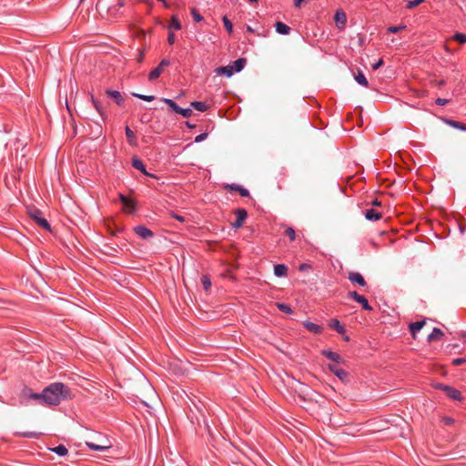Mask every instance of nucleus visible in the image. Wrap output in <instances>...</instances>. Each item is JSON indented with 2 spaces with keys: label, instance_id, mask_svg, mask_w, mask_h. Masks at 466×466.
I'll return each mask as SVG.
<instances>
[{
  "label": "nucleus",
  "instance_id": "nucleus-1",
  "mask_svg": "<svg viewBox=\"0 0 466 466\" xmlns=\"http://www.w3.org/2000/svg\"><path fill=\"white\" fill-rule=\"evenodd\" d=\"M71 399V392L65 384L55 382L42 391V403L58 405L62 400Z\"/></svg>",
  "mask_w": 466,
  "mask_h": 466
},
{
  "label": "nucleus",
  "instance_id": "nucleus-2",
  "mask_svg": "<svg viewBox=\"0 0 466 466\" xmlns=\"http://www.w3.org/2000/svg\"><path fill=\"white\" fill-rule=\"evenodd\" d=\"M170 65V61L167 60V59H163L159 65L155 68L153 69L149 75H148V79L150 81H154L156 80L157 78L159 77V76L161 75V73L163 72L164 68L166 66H168Z\"/></svg>",
  "mask_w": 466,
  "mask_h": 466
},
{
  "label": "nucleus",
  "instance_id": "nucleus-3",
  "mask_svg": "<svg viewBox=\"0 0 466 466\" xmlns=\"http://www.w3.org/2000/svg\"><path fill=\"white\" fill-rule=\"evenodd\" d=\"M236 220L231 224L232 228H239L242 227L244 221L248 217V213L244 208H238L235 210Z\"/></svg>",
  "mask_w": 466,
  "mask_h": 466
},
{
  "label": "nucleus",
  "instance_id": "nucleus-4",
  "mask_svg": "<svg viewBox=\"0 0 466 466\" xmlns=\"http://www.w3.org/2000/svg\"><path fill=\"white\" fill-rule=\"evenodd\" d=\"M328 368H329V370H330L334 375H336V376H337V377H338V378H339L342 382H345V381H347V380H348V379H349V373H348L345 370H343V369H341V368L338 367L336 364H329V365H328Z\"/></svg>",
  "mask_w": 466,
  "mask_h": 466
},
{
  "label": "nucleus",
  "instance_id": "nucleus-5",
  "mask_svg": "<svg viewBox=\"0 0 466 466\" xmlns=\"http://www.w3.org/2000/svg\"><path fill=\"white\" fill-rule=\"evenodd\" d=\"M335 24L338 29L343 30L347 24V15L344 11L337 10L334 15Z\"/></svg>",
  "mask_w": 466,
  "mask_h": 466
},
{
  "label": "nucleus",
  "instance_id": "nucleus-6",
  "mask_svg": "<svg viewBox=\"0 0 466 466\" xmlns=\"http://www.w3.org/2000/svg\"><path fill=\"white\" fill-rule=\"evenodd\" d=\"M31 218L43 228L46 230H50V225L47 220L41 217V212L39 210H34L31 213Z\"/></svg>",
  "mask_w": 466,
  "mask_h": 466
},
{
  "label": "nucleus",
  "instance_id": "nucleus-7",
  "mask_svg": "<svg viewBox=\"0 0 466 466\" xmlns=\"http://www.w3.org/2000/svg\"><path fill=\"white\" fill-rule=\"evenodd\" d=\"M119 198H120V200L122 202L123 208H124L125 212L130 214V213L135 211L136 205H135V202L132 199L125 197L124 195H120Z\"/></svg>",
  "mask_w": 466,
  "mask_h": 466
},
{
  "label": "nucleus",
  "instance_id": "nucleus-8",
  "mask_svg": "<svg viewBox=\"0 0 466 466\" xmlns=\"http://www.w3.org/2000/svg\"><path fill=\"white\" fill-rule=\"evenodd\" d=\"M364 215L366 219L370 221H377L382 218L381 212L376 210L375 208L366 209Z\"/></svg>",
  "mask_w": 466,
  "mask_h": 466
},
{
  "label": "nucleus",
  "instance_id": "nucleus-9",
  "mask_svg": "<svg viewBox=\"0 0 466 466\" xmlns=\"http://www.w3.org/2000/svg\"><path fill=\"white\" fill-rule=\"evenodd\" d=\"M426 319L416 321L410 324V332L412 334L414 339L417 338V333L424 327Z\"/></svg>",
  "mask_w": 466,
  "mask_h": 466
},
{
  "label": "nucleus",
  "instance_id": "nucleus-10",
  "mask_svg": "<svg viewBox=\"0 0 466 466\" xmlns=\"http://www.w3.org/2000/svg\"><path fill=\"white\" fill-rule=\"evenodd\" d=\"M134 230L137 235H138L140 238L144 239L151 238L153 236V232L144 226H137L135 228Z\"/></svg>",
  "mask_w": 466,
  "mask_h": 466
},
{
  "label": "nucleus",
  "instance_id": "nucleus-11",
  "mask_svg": "<svg viewBox=\"0 0 466 466\" xmlns=\"http://www.w3.org/2000/svg\"><path fill=\"white\" fill-rule=\"evenodd\" d=\"M441 389L446 392V394L452 400H461V392L450 386H441Z\"/></svg>",
  "mask_w": 466,
  "mask_h": 466
},
{
  "label": "nucleus",
  "instance_id": "nucleus-12",
  "mask_svg": "<svg viewBox=\"0 0 466 466\" xmlns=\"http://www.w3.org/2000/svg\"><path fill=\"white\" fill-rule=\"evenodd\" d=\"M349 279L351 282L357 283V284H359L361 287H365L366 286V281H365L364 278L359 272H350Z\"/></svg>",
  "mask_w": 466,
  "mask_h": 466
},
{
  "label": "nucleus",
  "instance_id": "nucleus-13",
  "mask_svg": "<svg viewBox=\"0 0 466 466\" xmlns=\"http://www.w3.org/2000/svg\"><path fill=\"white\" fill-rule=\"evenodd\" d=\"M215 72L218 76H226L228 77H230L233 75L234 70L231 66H227L217 67L215 69Z\"/></svg>",
  "mask_w": 466,
  "mask_h": 466
},
{
  "label": "nucleus",
  "instance_id": "nucleus-14",
  "mask_svg": "<svg viewBox=\"0 0 466 466\" xmlns=\"http://www.w3.org/2000/svg\"><path fill=\"white\" fill-rule=\"evenodd\" d=\"M305 329L314 334H319L322 331V327L310 321H305L303 323Z\"/></svg>",
  "mask_w": 466,
  "mask_h": 466
},
{
  "label": "nucleus",
  "instance_id": "nucleus-15",
  "mask_svg": "<svg viewBox=\"0 0 466 466\" xmlns=\"http://www.w3.org/2000/svg\"><path fill=\"white\" fill-rule=\"evenodd\" d=\"M329 328L336 330L339 334H344L346 332L343 325L337 319H332L329 324Z\"/></svg>",
  "mask_w": 466,
  "mask_h": 466
},
{
  "label": "nucleus",
  "instance_id": "nucleus-16",
  "mask_svg": "<svg viewBox=\"0 0 466 466\" xmlns=\"http://www.w3.org/2000/svg\"><path fill=\"white\" fill-rule=\"evenodd\" d=\"M443 332L439 328H434L427 337L428 342H431L433 340H439L443 336Z\"/></svg>",
  "mask_w": 466,
  "mask_h": 466
},
{
  "label": "nucleus",
  "instance_id": "nucleus-17",
  "mask_svg": "<svg viewBox=\"0 0 466 466\" xmlns=\"http://www.w3.org/2000/svg\"><path fill=\"white\" fill-rule=\"evenodd\" d=\"M132 166H133L134 168L141 171L146 176L152 177V175H150L149 173L147 172L145 165H144V163L140 159L133 158L132 159Z\"/></svg>",
  "mask_w": 466,
  "mask_h": 466
},
{
  "label": "nucleus",
  "instance_id": "nucleus-18",
  "mask_svg": "<svg viewBox=\"0 0 466 466\" xmlns=\"http://www.w3.org/2000/svg\"><path fill=\"white\" fill-rule=\"evenodd\" d=\"M322 355L337 363H339L342 360V358L339 354L333 352L331 350H323Z\"/></svg>",
  "mask_w": 466,
  "mask_h": 466
},
{
  "label": "nucleus",
  "instance_id": "nucleus-19",
  "mask_svg": "<svg viewBox=\"0 0 466 466\" xmlns=\"http://www.w3.org/2000/svg\"><path fill=\"white\" fill-rule=\"evenodd\" d=\"M86 444L90 450L96 451H104L110 447L109 444H96L92 441H86Z\"/></svg>",
  "mask_w": 466,
  "mask_h": 466
},
{
  "label": "nucleus",
  "instance_id": "nucleus-20",
  "mask_svg": "<svg viewBox=\"0 0 466 466\" xmlns=\"http://www.w3.org/2000/svg\"><path fill=\"white\" fill-rule=\"evenodd\" d=\"M276 31L280 35H289L290 32V27L282 22H277L275 24Z\"/></svg>",
  "mask_w": 466,
  "mask_h": 466
},
{
  "label": "nucleus",
  "instance_id": "nucleus-21",
  "mask_svg": "<svg viewBox=\"0 0 466 466\" xmlns=\"http://www.w3.org/2000/svg\"><path fill=\"white\" fill-rule=\"evenodd\" d=\"M106 95L110 97H112L113 99L116 100V103L117 105H122L123 102H124V99L120 94V92L116 91V90H107L106 91Z\"/></svg>",
  "mask_w": 466,
  "mask_h": 466
},
{
  "label": "nucleus",
  "instance_id": "nucleus-22",
  "mask_svg": "<svg viewBox=\"0 0 466 466\" xmlns=\"http://www.w3.org/2000/svg\"><path fill=\"white\" fill-rule=\"evenodd\" d=\"M288 273V268L284 264H278L274 267V274L277 277H285Z\"/></svg>",
  "mask_w": 466,
  "mask_h": 466
},
{
  "label": "nucleus",
  "instance_id": "nucleus-23",
  "mask_svg": "<svg viewBox=\"0 0 466 466\" xmlns=\"http://www.w3.org/2000/svg\"><path fill=\"white\" fill-rule=\"evenodd\" d=\"M25 153H21L20 157H19L18 152L15 153L16 166L20 170H22L24 168V167H25L27 164V161L25 159Z\"/></svg>",
  "mask_w": 466,
  "mask_h": 466
},
{
  "label": "nucleus",
  "instance_id": "nucleus-24",
  "mask_svg": "<svg viewBox=\"0 0 466 466\" xmlns=\"http://www.w3.org/2000/svg\"><path fill=\"white\" fill-rule=\"evenodd\" d=\"M231 190L238 191L241 197H248L249 192L247 188H244L240 185L232 184L230 186H228Z\"/></svg>",
  "mask_w": 466,
  "mask_h": 466
},
{
  "label": "nucleus",
  "instance_id": "nucleus-25",
  "mask_svg": "<svg viewBox=\"0 0 466 466\" xmlns=\"http://www.w3.org/2000/svg\"><path fill=\"white\" fill-rule=\"evenodd\" d=\"M161 101H162V102H164L166 105H167V106H168V107H169L172 111H174V112H176V113H177V114H179V113H180L181 107H180V106H177V104H176L172 99H169V98H162V99H161Z\"/></svg>",
  "mask_w": 466,
  "mask_h": 466
},
{
  "label": "nucleus",
  "instance_id": "nucleus-26",
  "mask_svg": "<svg viewBox=\"0 0 466 466\" xmlns=\"http://www.w3.org/2000/svg\"><path fill=\"white\" fill-rule=\"evenodd\" d=\"M246 65V59L245 58H238L236 61H234L233 67L234 72H240Z\"/></svg>",
  "mask_w": 466,
  "mask_h": 466
},
{
  "label": "nucleus",
  "instance_id": "nucleus-27",
  "mask_svg": "<svg viewBox=\"0 0 466 466\" xmlns=\"http://www.w3.org/2000/svg\"><path fill=\"white\" fill-rule=\"evenodd\" d=\"M191 106L200 112L208 110V105L205 102L194 101L191 103Z\"/></svg>",
  "mask_w": 466,
  "mask_h": 466
},
{
  "label": "nucleus",
  "instance_id": "nucleus-28",
  "mask_svg": "<svg viewBox=\"0 0 466 466\" xmlns=\"http://www.w3.org/2000/svg\"><path fill=\"white\" fill-rule=\"evenodd\" d=\"M168 28L169 29L173 28L175 30H180L181 29V23H180L179 19L176 15H173L171 17Z\"/></svg>",
  "mask_w": 466,
  "mask_h": 466
},
{
  "label": "nucleus",
  "instance_id": "nucleus-29",
  "mask_svg": "<svg viewBox=\"0 0 466 466\" xmlns=\"http://www.w3.org/2000/svg\"><path fill=\"white\" fill-rule=\"evenodd\" d=\"M355 80L358 84H360L363 86H368V84H369L368 80L362 72H360V71L358 72V74L355 76Z\"/></svg>",
  "mask_w": 466,
  "mask_h": 466
},
{
  "label": "nucleus",
  "instance_id": "nucleus-30",
  "mask_svg": "<svg viewBox=\"0 0 466 466\" xmlns=\"http://www.w3.org/2000/svg\"><path fill=\"white\" fill-rule=\"evenodd\" d=\"M356 302L360 303L365 310L370 311L372 309L371 306L369 304L367 299L364 296L360 295Z\"/></svg>",
  "mask_w": 466,
  "mask_h": 466
},
{
  "label": "nucleus",
  "instance_id": "nucleus-31",
  "mask_svg": "<svg viewBox=\"0 0 466 466\" xmlns=\"http://www.w3.org/2000/svg\"><path fill=\"white\" fill-rule=\"evenodd\" d=\"M52 451L59 456H65L68 452V451L65 445H58V446L53 448Z\"/></svg>",
  "mask_w": 466,
  "mask_h": 466
},
{
  "label": "nucleus",
  "instance_id": "nucleus-32",
  "mask_svg": "<svg viewBox=\"0 0 466 466\" xmlns=\"http://www.w3.org/2000/svg\"><path fill=\"white\" fill-rule=\"evenodd\" d=\"M222 21H223V25H224L225 28L227 29V31L228 32V34H231L233 32V25H232L231 21L226 15L223 16Z\"/></svg>",
  "mask_w": 466,
  "mask_h": 466
},
{
  "label": "nucleus",
  "instance_id": "nucleus-33",
  "mask_svg": "<svg viewBox=\"0 0 466 466\" xmlns=\"http://www.w3.org/2000/svg\"><path fill=\"white\" fill-rule=\"evenodd\" d=\"M132 96H134L141 100L147 101V102H151L155 99L154 96H147V95H141V94H137V93H132Z\"/></svg>",
  "mask_w": 466,
  "mask_h": 466
},
{
  "label": "nucleus",
  "instance_id": "nucleus-34",
  "mask_svg": "<svg viewBox=\"0 0 466 466\" xmlns=\"http://www.w3.org/2000/svg\"><path fill=\"white\" fill-rule=\"evenodd\" d=\"M201 283H202L205 290H208L209 288L211 287V281H210L209 278L206 275L202 276Z\"/></svg>",
  "mask_w": 466,
  "mask_h": 466
},
{
  "label": "nucleus",
  "instance_id": "nucleus-35",
  "mask_svg": "<svg viewBox=\"0 0 466 466\" xmlns=\"http://www.w3.org/2000/svg\"><path fill=\"white\" fill-rule=\"evenodd\" d=\"M91 99H92V104L94 105L95 108L96 109V111L100 114V116H104V110L100 105V103L94 98V96H91Z\"/></svg>",
  "mask_w": 466,
  "mask_h": 466
},
{
  "label": "nucleus",
  "instance_id": "nucleus-36",
  "mask_svg": "<svg viewBox=\"0 0 466 466\" xmlns=\"http://www.w3.org/2000/svg\"><path fill=\"white\" fill-rule=\"evenodd\" d=\"M285 234H286V236L289 237L290 241L295 240V238H296V232H295V230L292 228H290V227L287 228L286 230H285Z\"/></svg>",
  "mask_w": 466,
  "mask_h": 466
},
{
  "label": "nucleus",
  "instance_id": "nucleus-37",
  "mask_svg": "<svg viewBox=\"0 0 466 466\" xmlns=\"http://www.w3.org/2000/svg\"><path fill=\"white\" fill-rule=\"evenodd\" d=\"M405 28H406V25H400L399 26H390V27H388L387 32L390 33V34H396Z\"/></svg>",
  "mask_w": 466,
  "mask_h": 466
},
{
  "label": "nucleus",
  "instance_id": "nucleus-38",
  "mask_svg": "<svg viewBox=\"0 0 466 466\" xmlns=\"http://www.w3.org/2000/svg\"><path fill=\"white\" fill-rule=\"evenodd\" d=\"M278 308L280 311L285 312V313H291V311H292L290 307L284 303H278Z\"/></svg>",
  "mask_w": 466,
  "mask_h": 466
},
{
  "label": "nucleus",
  "instance_id": "nucleus-39",
  "mask_svg": "<svg viewBox=\"0 0 466 466\" xmlns=\"http://www.w3.org/2000/svg\"><path fill=\"white\" fill-rule=\"evenodd\" d=\"M454 39L461 44L466 43V35L462 33H457L454 35Z\"/></svg>",
  "mask_w": 466,
  "mask_h": 466
},
{
  "label": "nucleus",
  "instance_id": "nucleus-40",
  "mask_svg": "<svg viewBox=\"0 0 466 466\" xmlns=\"http://www.w3.org/2000/svg\"><path fill=\"white\" fill-rule=\"evenodd\" d=\"M191 14L195 22H201L203 20V16L196 9H192Z\"/></svg>",
  "mask_w": 466,
  "mask_h": 466
},
{
  "label": "nucleus",
  "instance_id": "nucleus-41",
  "mask_svg": "<svg viewBox=\"0 0 466 466\" xmlns=\"http://www.w3.org/2000/svg\"><path fill=\"white\" fill-rule=\"evenodd\" d=\"M179 115H181L183 117H190L192 116V109L191 108H181Z\"/></svg>",
  "mask_w": 466,
  "mask_h": 466
},
{
  "label": "nucleus",
  "instance_id": "nucleus-42",
  "mask_svg": "<svg viewBox=\"0 0 466 466\" xmlns=\"http://www.w3.org/2000/svg\"><path fill=\"white\" fill-rule=\"evenodd\" d=\"M449 123L451 126H452L456 128H459L461 130H466V125L463 123L456 122V121H450Z\"/></svg>",
  "mask_w": 466,
  "mask_h": 466
},
{
  "label": "nucleus",
  "instance_id": "nucleus-43",
  "mask_svg": "<svg viewBox=\"0 0 466 466\" xmlns=\"http://www.w3.org/2000/svg\"><path fill=\"white\" fill-rule=\"evenodd\" d=\"M125 131H126L127 137L128 138L129 142L131 143V140L135 139L134 132L128 127H126Z\"/></svg>",
  "mask_w": 466,
  "mask_h": 466
},
{
  "label": "nucleus",
  "instance_id": "nucleus-44",
  "mask_svg": "<svg viewBox=\"0 0 466 466\" xmlns=\"http://www.w3.org/2000/svg\"><path fill=\"white\" fill-rule=\"evenodd\" d=\"M208 137V133H201L195 137V142L199 143L204 141Z\"/></svg>",
  "mask_w": 466,
  "mask_h": 466
},
{
  "label": "nucleus",
  "instance_id": "nucleus-45",
  "mask_svg": "<svg viewBox=\"0 0 466 466\" xmlns=\"http://www.w3.org/2000/svg\"><path fill=\"white\" fill-rule=\"evenodd\" d=\"M360 294H358L356 291H350V292L348 293V298H349V299H354L355 301H357V300H358V298H360Z\"/></svg>",
  "mask_w": 466,
  "mask_h": 466
},
{
  "label": "nucleus",
  "instance_id": "nucleus-46",
  "mask_svg": "<svg viewBox=\"0 0 466 466\" xmlns=\"http://www.w3.org/2000/svg\"><path fill=\"white\" fill-rule=\"evenodd\" d=\"M29 398L39 400L42 403V393H30Z\"/></svg>",
  "mask_w": 466,
  "mask_h": 466
},
{
  "label": "nucleus",
  "instance_id": "nucleus-47",
  "mask_svg": "<svg viewBox=\"0 0 466 466\" xmlns=\"http://www.w3.org/2000/svg\"><path fill=\"white\" fill-rule=\"evenodd\" d=\"M449 99H445V98H437L435 103L439 106H445L446 104L449 103Z\"/></svg>",
  "mask_w": 466,
  "mask_h": 466
},
{
  "label": "nucleus",
  "instance_id": "nucleus-48",
  "mask_svg": "<svg viewBox=\"0 0 466 466\" xmlns=\"http://www.w3.org/2000/svg\"><path fill=\"white\" fill-rule=\"evenodd\" d=\"M424 0H410V8L418 6L420 5Z\"/></svg>",
  "mask_w": 466,
  "mask_h": 466
},
{
  "label": "nucleus",
  "instance_id": "nucleus-49",
  "mask_svg": "<svg viewBox=\"0 0 466 466\" xmlns=\"http://www.w3.org/2000/svg\"><path fill=\"white\" fill-rule=\"evenodd\" d=\"M167 42L169 45H173L175 43V34L174 33H172V32L168 33Z\"/></svg>",
  "mask_w": 466,
  "mask_h": 466
},
{
  "label": "nucleus",
  "instance_id": "nucleus-50",
  "mask_svg": "<svg viewBox=\"0 0 466 466\" xmlns=\"http://www.w3.org/2000/svg\"><path fill=\"white\" fill-rule=\"evenodd\" d=\"M464 362H466V360L463 359V358H458V359H455V360H452V363L454 365H456V366H459V365H461V364H462Z\"/></svg>",
  "mask_w": 466,
  "mask_h": 466
},
{
  "label": "nucleus",
  "instance_id": "nucleus-51",
  "mask_svg": "<svg viewBox=\"0 0 466 466\" xmlns=\"http://www.w3.org/2000/svg\"><path fill=\"white\" fill-rule=\"evenodd\" d=\"M442 421L446 424V425H451L453 422H454V420L451 417H444L442 419Z\"/></svg>",
  "mask_w": 466,
  "mask_h": 466
},
{
  "label": "nucleus",
  "instance_id": "nucleus-52",
  "mask_svg": "<svg viewBox=\"0 0 466 466\" xmlns=\"http://www.w3.org/2000/svg\"><path fill=\"white\" fill-rule=\"evenodd\" d=\"M383 65V60L382 59H380L377 63H375L374 65H372V68L374 70H377L378 68H380L381 66Z\"/></svg>",
  "mask_w": 466,
  "mask_h": 466
},
{
  "label": "nucleus",
  "instance_id": "nucleus-53",
  "mask_svg": "<svg viewBox=\"0 0 466 466\" xmlns=\"http://www.w3.org/2000/svg\"><path fill=\"white\" fill-rule=\"evenodd\" d=\"M387 41L390 42L392 46H398L399 41L395 39L394 37L387 38Z\"/></svg>",
  "mask_w": 466,
  "mask_h": 466
},
{
  "label": "nucleus",
  "instance_id": "nucleus-54",
  "mask_svg": "<svg viewBox=\"0 0 466 466\" xmlns=\"http://www.w3.org/2000/svg\"><path fill=\"white\" fill-rule=\"evenodd\" d=\"M172 217L174 218H176L177 220L180 221V222H184L185 221V218L184 217L180 216V215H177V214H172Z\"/></svg>",
  "mask_w": 466,
  "mask_h": 466
},
{
  "label": "nucleus",
  "instance_id": "nucleus-55",
  "mask_svg": "<svg viewBox=\"0 0 466 466\" xmlns=\"http://www.w3.org/2000/svg\"><path fill=\"white\" fill-rule=\"evenodd\" d=\"M309 268V266L308 264H301L299 266V270H305L306 268Z\"/></svg>",
  "mask_w": 466,
  "mask_h": 466
},
{
  "label": "nucleus",
  "instance_id": "nucleus-56",
  "mask_svg": "<svg viewBox=\"0 0 466 466\" xmlns=\"http://www.w3.org/2000/svg\"><path fill=\"white\" fill-rule=\"evenodd\" d=\"M371 203L373 206H376V207L380 206V202L378 199H374Z\"/></svg>",
  "mask_w": 466,
  "mask_h": 466
},
{
  "label": "nucleus",
  "instance_id": "nucleus-57",
  "mask_svg": "<svg viewBox=\"0 0 466 466\" xmlns=\"http://www.w3.org/2000/svg\"><path fill=\"white\" fill-rule=\"evenodd\" d=\"M117 5H118L119 7L124 6V5H125L124 1H123V0H118V2H117Z\"/></svg>",
  "mask_w": 466,
  "mask_h": 466
},
{
  "label": "nucleus",
  "instance_id": "nucleus-58",
  "mask_svg": "<svg viewBox=\"0 0 466 466\" xmlns=\"http://www.w3.org/2000/svg\"><path fill=\"white\" fill-rule=\"evenodd\" d=\"M187 127H193V126H191V124H189V123H187Z\"/></svg>",
  "mask_w": 466,
  "mask_h": 466
},
{
  "label": "nucleus",
  "instance_id": "nucleus-59",
  "mask_svg": "<svg viewBox=\"0 0 466 466\" xmlns=\"http://www.w3.org/2000/svg\"><path fill=\"white\" fill-rule=\"evenodd\" d=\"M249 1L253 3V2H257L258 0H249Z\"/></svg>",
  "mask_w": 466,
  "mask_h": 466
}]
</instances>
